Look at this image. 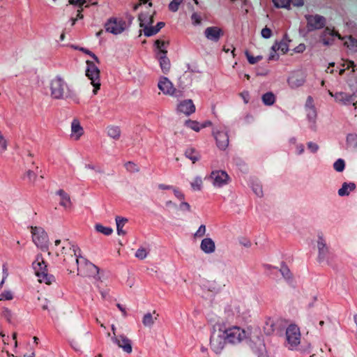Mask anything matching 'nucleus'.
I'll return each mask as SVG.
<instances>
[{
	"label": "nucleus",
	"instance_id": "obj_1",
	"mask_svg": "<svg viewBox=\"0 0 357 357\" xmlns=\"http://www.w3.org/2000/svg\"><path fill=\"white\" fill-rule=\"evenodd\" d=\"M69 259L63 257V261L67 264L70 262L74 264L77 269V275L83 277H93L100 279L98 276L99 268L81 256V250L75 245H70Z\"/></svg>",
	"mask_w": 357,
	"mask_h": 357
},
{
	"label": "nucleus",
	"instance_id": "obj_2",
	"mask_svg": "<svg viewBox=\"0 0 357 357\" xmlns=\"http://www.w3.org/2000/svg\"><path fill=\"white\" fill-rule=\"evenodd\" d=\"M317 248L318 261L319 263L326 262L327 264L332 265L335 259V255L330 250L328 246L326 244V241L321 234H318Z\"/></svg>",
	"mask_w": 357,
	"mask_h": 357
},
{
	"label": "nucleus",
	"instance_id": "obj_3",
	"mask_svg": "<svg viewBox=\"0 0 357 357\" xmlns=\"http://www.w3.org/2000/svg\"><path fill=\"white\" fill-rule=\"evenodd\" d=\"M33 268L40 282L51 284L55 281L54 275L47 273V265L42 257H38L33 263Z\"/></svg>",
	"mask_w": 357,
	"mask_h": 357
},
{
	"label": "nucleus",
	"instance_id": "obj_4",
	"mask_svg": "<svg viewBox=\"0 0 357 357\" xmlns=\"http://www.w3.org/2000/svg\"><path fill=\"white\" fill-rule=\"evenodd\" d=\"M222 331L227 342L229 344H239L248 337L247 332L238 326L230 327Z\"/></svg>",
	"mask_w": 357,
	"mask_h": 357
},
{
	"label": "nucleus",
	"instance_id": "obj_5",
	"mask_svg": "<svg viewBox=\"0 0 357 357\" xmlns=\"http://www.w3.org/2000/svg\"><path fill=\"white\" fill-rule=\"evenodd\" d=\"M86 75L93 86V93L96 95L100 87V70L93 61H86Z\"/></svg>",
	"mask_w": 357,
	"mask_h": 357
},
{
	"label": "nucleus",
	"instance_id": "obj_6",
	"mask_svg": "<svg viewBox=\"0 0 357 357\" xmlns=\"http://www.w3.org/2000/svg\"><path fill=\"white\" fill-rule=\"evenodd\" d=\"M286 340L289 349H294L301 342L300 328L295 324L289 325L286 329Z\"/></svg>",
	"mask_w": 357,
	"mask_h": 357
},
{
	"label": "nucleus",
	"instance_id": "obj_7",
	"mask_svg": "<svg viewBox=\"0 0 357 357\" xmlns=\"http://www.w3.org/2000/svg\"><path fill=\"white\" fill-rule=\"evenodd\" d=\"M32 241L40 249L47 248L48 236L45 230L40 227H31Z\"/></svg>",
	"mask_w": 357,
	"mask_h": 357
},
{
	"label": "nucleus",
	"instance_id": "obj_8",
	"mask_svg": "<svg viewBox=\"0 0 357 357\" xmlns=\"http://www.w3.org/2000/svg\"><path fill=\"white\" fill-rule=\"evenodd\" d=\"M227 340L223 333L222 329L220 328L218 332L214 331L210 338V347L211 349L215 354H220L225 348Z\"/></svg>",
	"mask_w": 357,
	"mask_h": 357
},
{
	"label": "nucleus",
	"instance_id": "obj_9",
	"mask_svg": "<svg viewBox=\"0 0 357 357\" xmlns=\"http://www.w3.org/2000/svg\"><path fill=\"white\" fill-rule=\"evenodd\" d=\"M50 89L52 98L61 99L64 98L65 90L67 89V85L60 76H56L52 80Z\"/></svg>",
	"mask_w": 357,
	"mask_h": 357
},
{
	"label": "nucleus",
	"instance_id": "obj_10",
	"mask_svg": "<svg viewBox=\"0 0 357 357\" xmlns=\"http://www.w3.org/2000/svg\"><path fill=\"white\" fill-rule=\"evenodd\" d=\"M158 86L165 95H169L174 97H179L181 96V91L175 89L172 82L167 77H161L158 84Z\"/></svg>",
	"mask_w": 357,
	"mask_h": 357
},
{
	"label": "nucleus",
	"instance_id": "obj_11",
	"mask_svg": "<svg viewBox=\"0 0 357 357\" xmlns=\"http://www.w3.org/2000/svg\"><path fill=\"white\" fill-rule=\"evenodd\" d=\"M105 28L106 31L117 35L126 29V22L123 20L111 18L105 23Z\"/></svg>",
	"mask_w": 357,
	"mask_h": 357
},
{
	"label": "nucleus",
	"instance_id": "obj_12",
	"mask_svg": "<svg viewBox=\"0 0 357 357\" xmlns=\"http://www.w3.org/2000/svg\"><path fill=\"white\" fill-rule=\"evenodd\" d=\"M208 178L212 181L213 185L217 188H221L227 185L229 181V175L226 172L222 170L213 171Z\"/></svg>",
	"mask_w": 357,
	"mask_h": 357
},
{
	"label": "nucleus",
	"instance_id": "obj_13",
	"mask_svg": "<svg viewBox=\"0 0 357 357\" xmlns=\"http://www.w3.org/2000/svg\"><path fill=\"white\" fill-rule=\"evenodd\" d=\"M307 28L309 31L321 29L326 25V18L319 15H306Z\"/></svg>",
	"mask_w": 357,
	"mask_h": 357
},
{
	"label": "nucleus",
	"instance_id": "obj_14",
	"mask_svg": "<svg viewBox=\"0 0 357 357\" xmlns=\"http://www.w3.org/2000/svg\"><path fill=\"white\" fill-rule=\"evenodd\" d=\"M112 342L127 354L132 351V341L125 335H114L112 337Z\"/></svg>",
	"mask_w": 357,
	"mask_h": 357
},
{
	"label": "nucleus",
	"instance_id": "obj_15",
	"mask_svg": "<svg viewBox=\"0 0 357 357\" xmlns=\"http://www.w3.org/2000/svg\"><path fill=\"white\" fill-rule=\"evenodd\" d=\"M204 36L207 40L218 43L220 38L223 36L224 31L223 30L218 26H208L204 30Z\"/></svg>",
	"mask_w": 357,
	"mask_h": 357
},
{
	"label": "nucleus",
	"instance_id": "obj_16",
	"mask_svg": "<svg viewBox=\"0 0 357 357\" xmlns=\"http://www.w3.org/2000/svg\"><path fill=\"white\" fill-rule=\"evenodd\" d=\"M250 347L257 357H267L266 346L262 339L257 337L255 340H252Z\"/></svg>",
	"mask_w": 357,
	"mask_h": 357
},
{
	"label": "nucleus",
	"instance_id": "obj_17",
	"mask_svg": "<svg viewBox=\"0 0 357 357\" xmlns=\"http://www.w3.org/2000/svg\"><path fill=\"white\" fill-rule=\"evenodd\" d=\"M356 97L355 93L349 94L344 92H337L334 95V98L337 102L344 105H348L352 103L355 107L357 103Z\"/></svg>",
	"mask_w": 357,
	"mask_h": 357
},
{
	"label": "nucleus",
	"instance_id": "obj_18",
	"mask_svg": "<svg viewBox=\"0 0 357 357\" xmlns=\"http://www.w3.org/2000/svg\"><path fill=\"white\" fill-rule=\"evenodd\" d=\"M213 135L218 147L221 150H225L229 145L227 132L224 130H214Z\"/></svg>",
	"mask_w": 357,
	"mask_h": 357
},
{
	"label": "nucleus",
	"instance_id": "obj_19",
	"mask_svg": "<svg viewBox=\"0 0 357 357\" xmlns=\"http://www.w3.org/2000/svg\"><path fill=\"white\" fill-rule=\"evenodd\" d=\"M305 82V77L302 72H296L288 78L287 82L292 89L301 86Z\"/></svg>",
	"mask_w": 357,
	"mask_h": 357
},
{
	"label": "nucleus",
	"instance_id": "obj_20",
	"mask_svg": "<svg viewBox=\"0 0 357 357\" xmlns=\"http://www.w3.org/2000/svg\"><path fill=\"white\" fill-rule=\"evenodd\" d=\"M177 111L189 116L195 112V106L192 100H185L178 105Z\"/></svg>",
	"mask_w": 357,
	"mask_h": 357
},
{
	"label": "nucleus",
	"instance_id": "obj_21",
	"mask_svg": "<svg viewBox=\"0 0 357 357\" xmlns=\"http://www.w3.org/2000/svg\"><path fill=\"white\" fill-rule=\"evenodd\" d=\"M336 36L341 38L340 35L334 30L326 27L321 36V39L324 45H331L333 42V37Z\"/></svg>",
	"mask_w": 357,
	"mask_h": 357
},
{
	"label": "nucleus",
	"instance_id": "obj_22",
	"mask_svg": "<svg viewBox=\"0 0 357 357\" xmlns=\"http://www.w3.org/2000/svg\"><path fill=\"white\" fill-rule=\"evenodd\" d=\"M83 134L84 129L81 126L79 121L77 119H73L71 123V137L75 140H78Z\"/></svg>",
	"mask_w": 357,
	"mask_h": 357
},
{
	"label": "nucleus",
	"instance_id": "obj_23",
	"mask_svg": "<svg viewBox=\"0 0 357 357\" xmlns=\"http://www.w3.org/2000/svg\"><path fill=\"white\" fill-rule=\"evenodd\" d=\"M279 328L278 321L273 318H267L264 326V331L267 335H271Z\"/></svg>",
	"mask_w": 357,
	"mask_h": 357
},
{
	"label": "nucleus",
	"instance_id": "obj_24",
	"mask_svg": "<svg viewBox=\"0 0 357 357\" xmlns=\"http://www.w3.org/2000/svg\"><path fill=\"white\" fill-rule=\"evenodd\" d=\"M200 248L206 254H211L215 251V245L211 238H205L201 242Z\"/></svg>",
	"mask_w": 357,
	"mask_h": 357
},
{
	"label": "nucleus",
	"instance_id": "obj_25",
	"mask_svg": "<svg viewBox=\"0 0 357 357\" xmlns=\"http://www.w3.org/2000/svg\"><path fill=\"white\" fill-rule=\"evenodd\" d=\"M162 55H157V59L159 61L160 66L161 68L162 71L166 74L167 73L171 67L170 61L167 56V52H162Z\"/></svg>",
	"mask_w": 357,
	"mask_h": 357
},
{
	"label": "nucleus",
	"instance_id": "obj_26",
	"mask_svg": "<svg viewBox=\"0 0 357 357\" xmlns=\"http://www.w3.org/2000/svg\"><path fill=\"white\" fill-rule=\"evenodd\" d=\"M158 314L154 310L153 313L147 312L142 318V324L145 327L151 328L153 326L155 321L158 319Z\"/></svg>",
	"mask_w": 357,
	"mask_h": 357
},
{
	"label": "nucleus",
	"instance_id": "obj_27",
	"mask_svg": "<svg viewBox=\"0 0 357 357\" xmlns=\"http://www.w3.org/2000/svg\"><path fill=\"white\" fill-rule=\"evenodd\" d=\"M56 195H58L61 199L59 204L61 206L65 208H69L71 206V201L70 196L68 193H66L63 190L60 189L56 192Z\"/></svg>",
	"mask_w": 357,
	"mask_h": 357
},
{
	"label": "nucleus",
	"instance_id": "obj_28",
	"mask_svg": "<svg viewBox=\"0 0 357 357\" xmlns=\"http://www.w3.org/2000/svg\"><path fill=\"white\" fill-rule=\"evenodd\" d=\"M355 188H356V184L354 183L344 182L342 184V187L338 190V195L340 197L347 196L349 195L350 192L354 190Z\"/></svg>",
	"mask_w": 357,
	"mask_h": 357
},
{
	"label": "nucleus",
	"instance_id": "obj_29",
	"mask_svg": "<svg viewBox=\"0 0 357 357\" xmlns=\"http://www.w3.org/2000/svg\"><path fill=\"white\" fill-rule=\"evenodd\" d=\"M185 155L190 159L192 163H195L197 161L199 160L201 158L199 151L193 147L188 148L185 151Z\"/></svg>",
	"mask_w": 357,
	"mask_h": 357
},
{
	"label": "nucleus",
	"instance_id": "obj_30",
	"mask_svg": "<svg viewBox=\"0 0 357 357\" xmlns=\"http://www.w3.org/2000/svg\"><path fill=\"white\" fill-rule=\"evenodd\" d=\"M344 40V45L351 52H357V39L351 36H345L342 38Z\"/></svg>",
	"mask_w": 357,
	"mask_h": 357
},
{
	"label": "nucleus",
	"instance_id": "obj_31",
	"mask_svg": "<svg viewBox=\"0 0 357 357\" xmlns=\"http://www.w3.org/2000/svg\"><path fill=\"white\" fill-rule=\"evenodd\" d=\"M139 20L140 22V26L143 28L144 26L151 25L153 22V16H149L146 13L139 14Z\"/></svg>",
	"mask_w": 357,
	"mask_h": 357
},
{
	"label": "nucleus",
	"instance_id": "obj_32",
	"mask_svg": "<svg viewBox=\"0 0 357 357\" xmlns=\"http://www.w3.org/2000/svg\"><path fill=\"white\" fill-rule=\"evenodd\" d=\"M116 230L119 235H125L126 231L123 230V227L128 222V219L120 216L116 217Z\"/></svg>",
	"mask_w": 357,
	"mask_h": 357
},
{
	"label": "nucleus",
	"instance_id": "obj_33",
	"mask_svg": "<svg viewBox=\"0 0 357 357\" xmlns=\"http://www.w3.org/2000/svg\"><path fill=\"white\" fill-rule=\"evenodd\" d=\"M275 96L273 92H266L261 97L263 103L268 106L273 105L275 102Z\"/></svg>",
	"mask_w": 357,
	"mask_h": 357
},
{
	"label": "nucleus",
	"instance_id": "obj_34",
	"mask_svg": "<svg viewBox=\"0 0 357 357\" xmlns=\"http://www.w3.org/2000/svg\"><path fill=\"white\" fill-rule=\"evenodd\" d=\"M107 135L114 139H119L121 136V130L118 126H109L107 128Z\"/></svg>",
	"mask_w": 357,
	"mask_h": 357
},
{
	"label": "nucleus",
	"instance_id": "obj_35",
	"mask_svg": "<svg viewBox=\"0 0 357 357\" xmlns=\"http://www.w3.org/2000/svg\"><path fill=\"white\" fill-rule=\"evenodd\" d=\"M167 45H168V42H165V41L161 40H156L155 41V46L158 50L156 56L162 55V52H167V50H166Z\"/></svg>",
	"mask_w": 357,
	"mask_h": 357
},
{
	"label": "nucleus",
	"instance_id": "obj_36",
	"mask_svg": "<svg viewBox=\"0 0 357 357\" xmlns=\"http://www.w3.org/2000/svg\"><path fill=\"white\" fill-rule=\"evenodd\" d=\"M280 272L283 278L287 281H291L292 280V274L288 266L284 263L282 264Z\"/></svg>",
	"mask_w": 357,
	"mask_h": 357
},
{
	"label": "nucleus",
	"instance_id": "obj_37",
	"mask_svg": "<svg viewBox=\"0 0 357 357\" xmlns=\"http://www.w3.org/2000/svg\"><path fill=\"white\" fill-rule=\"evenodd\" d=\"M306 111H307V117L309 121L312 123L311 128L314 129L315 120L317 118L316 109H315V107H311L310 109H306Z\"/></svg>",
	"mask_w": 357,
	"mask_h": 357
},
{
	"label": "nucleus",
	"instance_id": "obj_38",
	"mask_svg": "<svg viewBox=\"0 0 357 357\" xmlns=\"http://www.w3.org/2000/svg\"><path fill=\"white\" fill-rule=\"evenodd\" d=\"M95 229L98 232L102 233L106 236H109L113 232V229L111 227H105L101 224H96Z\"/></svg>",
	"mask_w": 357,
	"mask_h": 357
},
{
	"label": "nucleus",
	"instance_id": "obj_39",
	"mask_svg": "<svg viewBox=\"0 0 357 357\" xmlns=\"http://www.w3.org/2000/svg\"><path fill=\"white\" fill-rule=\"evenodd\" d=\"M185 125L196 132H199L202 129L200 123L196 121L187 120Z\"/></svg>",
	"mask_w": 357,
	"mask_h": 357
},
{
	"label": "nucleus",
	"instance_id": "obj_40",
	"mask_svg": "<svg viewBox=\"0 0 357 357\" xmlns=\"http://www.w3.org/2000/svg\"><path fill=\"white\" fill-rule=\"evenodd\" d=\"M192 188L194 190L199 191L202 188V179L199 176L195 178L194 181L190 183Z\"/></svg>",
	"mask_w": 357,
	"mask_h": 357
},
{
	"label": "nucleus",
	"instance_id": "obj_41",
	"mask_svg": "<svg viewBox=\"0 0 357 357\" xmlns=\"http://www.w3.org/2000/svg\"><path fill=\"white\" fill-rule=\"evenodd\" d=\"M144 34L146 37H150L158 33L155 28L153 26H144L143 28Z\"/></svg>",
	"mask_w": 357,
	"mask_h": 357
},
{
	"label": "nucleus",
	"instance_id": "obj_42",
	"mask_svg": "<svg viewBox=\"0 0 357 357\" xmlns=\"http://www.w3.org/2000/svg\"><path fill=\"white\" fill-rule=\"evenodd\" d=\"M345 167V162L343 159H337L333 164V168L338 172H342Z\"/></svg>",
	"mask_w": 357,
	"mask_h": 357
},
{
	"label": "nucleus",
	"instance_id": "obj_43",
	"mask_svg": "<svg viewBox=\"0 0 357 357\" xmlns=\"http://www.w3.org/2000/svg\"><path fill=\"white\" fill-rule=\"evenodd\" d=\"M273 1L277 8H289L291 0H273Z\"/></svg>",
	"mask_w": 357,
	"mask_h": 357
},
{
	"label": "nucleus",
	"instance_id": "obj_44",
	"mask_svg": "<svg viewBox=\"0 0 357 357\" xmlns=\"http://www.w3.org/2000/svg\"><path fill=\"white\" fill-rule=\"evenodd\" d=\"M148 252L144 248H139L135 252V257L139 259H144L146 257Z\"/></svg>",
	"mask_w": 357,
	"mask_h": 357
},
{
	"label": "nucleus",
	"instance_id": "obj_45",
	"mask_svg": "<svg viewBox=\"0 0 357 357\" xmlns=\"http://www.w3.org/2000/svg\"><path fill=\"white\" fill-rule=\"evenodd\" d=\"M125 167H126V169L130 172H137L139 170L138 167L137 166V165L135 163H134L133 162H130V161L126 162L125 164Z\"/></svg>",
	"mask_w": 357,
	"mask_h": 357
},
{
	"label": "nucleus",
	"instance_id": "obj_46",
	"mask_svg": "<svg viewBox=\"0 0 357 357\" xmlns=\"http://www.w3.org/2000/svg\"><path fill=\"white\" fill-rule=\"evenodd\" d=\"M13 298V295L10 291H4L0 294V301H10Z\"/></svg>",
	"mask_w": 357,
	"mask_h": 357
},
{
	"label": "nucleus",
	"instance_id": "obj_47",
	"mask_svg": "<svg viewBox=\"0 0 357 357\" xmlns=\"http://www.w3.org/2000/svg\"><path fill=\"white\" fill-rule=\"evenodd\" d=\"M79 50L84 52L85 54L89 55L91 58H93L95 61L98 63H100V60L97 57V56L93 53L91 51L86 49V48H84V47H80L79 48Z\"/></svg>",
	"mask_w": 357,
	"mask_h": 357
},
{
	"label": "nucleus",
	"instance_id": "obj_48",
	"mask_svg": "<svg viewBox=\"0 0 357 357\" xmlns=\"http://www.w3.org/2000/svg\"><path fill=\"white\" fill-rule=\"evenodd\" d=\"M252 190L258 196V197H262L263 195V190L262 187L259 184H253L252 185Z\"/></svg>",
	"mask_w": 357,
	"mask_h": 357
},
{
	"label": "nucleus",
	"instance_id": "obj_49",
	"mask_svg": "<svg viewBox=\"0 0 357 357\" xmlns=\"http://www.w3.org/2000/svg\"><path fill=\"white\" fill-rule=\"evenodd\" d=\"M2 315L8 322H11L13 314L9 309L4 308L2 311Z\"/></svg>",
	"mask_w": 357,
	"mask_h": 357
},
{
	"label": "nucleus",
	"instance_id": "obj_50",
	"mask_svg": "<svg viewBox=\"0 0 357 357\" xmlns=\"http://www.w3.org/2000/svg\"><path fill=\"white\" fill-rule=\"evenodd\" d=\"M7 149V142L0 132V153L4 152Z\"/></svg>",
	"mask_w": 357,
	"mask_h": 357
},
{
	"label": "nucleus",
	"instance_id": "obj_51",
	"mask_svg": "<svg viewBox=\"0 0 357 357\" xmlns=\"http://www.w3.org/2000/svg\"><path fill=\"white\" fill-rule=\"evenodd\" d=\"M261 36L266 39L270 38L272 36V31L268 27H265L261 30Z\"/></svg>",
	"mask_w": 357,
	"mask_h": 357
},
{
	"label": "nucleus",
	"instance_id": "obj_52",
	"mask_svg": "<svg viewBox=\"0 0 357 357\" xmlns=\"http://www.w3.org/2000/svg\"><path fill=\"white\" fill-rule=\"evenodd\" d=\"M191 20L192 21V24L194 25H199L201 24L202 18L199 15L196 13H194L191 16Z\"/></svg>",
	"mask_w": 357,
	"mask_h": 357
},
{
	"label": "nucleus",
	"instance_id": "obj_53",
	"mask_svg": "<svg viewBox=\"0 0 357 357\" xmlns=\"http://www.w3.org/2000/svg\"><path fill=\"white\" fill-rule=\"evenodd\" d=\"M307 149L312 152V153H316L319 150V146L317 144L314 143L312 142H310L307 144Z\"/></svg>",
	"mask_w": 357,
	"mask_h": 357
},
{
	"label": "nucleus",
	"instance_id": "obj_54",
	"mask_svg": "<svg viewBox=\"0 0 357 357\" xmlns=\"http://www.w3.org/2000/svg\"><path fill=\"white\" fill-rule=\"evenodd\" d=\"M206 233V226L204 225H201L196 233L195 234V236L196 237H202Z\"/></svg>",
	"mask_w": 357,
	"mask_h": 357
},
{
	"label": "nucleus",
	"instance_id": "obj_55",
	"mask_svg": "<svg viewBox=\"0 0 357 357\" xmlns=\"http://www.w3.org/2000/svg\"><path fill=\"white\" fill-rule=\"evenodd\" d=\"M347 141L349 144L357 145V136L355 135L349 134L347 137Z\"/></svg>",
	"mask_w": 357,
	"mask_h": 357
},
{
	"label": "nucleus",
	"instance_id": "obj_56",
	"mask_svg": "<svg viewBox=\"0 0 357 357\" xmlns=\"http://www.w3.org/2000/svg\"><path fill=\"white\" fill-rule=\"evenodd\" d=\"M26 176L28 177L30 181L34 182L36 178V173L32 170H28L26 172Z\"/></svg>",
	"mask_w": 357,
	"mask_h": 357
},
{
	"label": "nucleus",
	"instance_id": "obj_57",
	"mask_svg": "<svg viewBox=\"0 0 357 357\" xmlns=\"http://www.w3.org/2000/svg\"><path fill=\"white\" fill-rule=\"evenodd\" d=\"M85 167L86 169L95 170L96 172L100 173V174L103 173V171L100 167H96L95 165H93L92 164H86Z\"/></svg>",
	"mask_w": 357,
	"mask_h": 357
},
{
	"label": "nucleus",
	"instance_id": "obj_58",
	"mask_svg": "<svg viewBox=\"0 0 357 357\" xmlns=\"http://www.w3.org/2000/svg\"><path fill=\"white\" fill-rule=\"evenodd\" d=\"M180 3H176V1H172L169 4V9L172 11V12H176L178 10V6H179Z\"/></svg>",
	"mask_w": 357,
	"mask_h": 357
},
{
	"label": "nucleus",
	"instance_id": "obj_59",
	"mask_svg": "<svg viewBox=\"0 0 357 357\" xmlns=\"http://www.w3.org/2000/svg\"><path fill=\"white\" fill-rule=\"evenodd\" d=\"M179 208L181 211H190V206L188 202H182L180 204Z\"/></svg>",
	"mask_w": 357,
	"mask_h": 357
},
{
	"label": "nucleus",
	"instance_id": "obj_60",
	"mask_svg": "<svg viewBox=\"0 0 357 357\" xmlns=\"http://www.w3.org/2000/svg\"><path fill=\"white\" fill-rule=\"evenodd\" d=\"M311 107H314L313 105V98L312 96H308L305 102V108L306 109H310Z\"/></svg>",
	"mask_w": 357,
	"mask_h": 357
},
{
	"label": "nucleus",
	"instance_id": "obj_61",
	"mask_svg": "<svg viewBox=\"0 0 357 357\" xmlns=\"http://www.w3.org/2000/svg\"><path fill=\"white\" fill-rule=\"evenodd\" d=\"M245 56L248 59V62L250 64H255V63H257V61L256 60V57L250 55L248 51L245 52Z\"/></svg>",
	"mask_w": 357,
	"mask_h": 357
},
{
	"label": "nucleus",
	"instance_id": "obj_62",
	"mask_svg": "<svg viewBox=\"0 0 357 357\" xmlns=\"http://www.w3.org/2000/svg\"><path fill=\"white\" fill-rule=\"evenodd\" d=\"M172 190L174 191V194L176 196V197H177L180 200L184 199L185 196L180 190H177L174 188H173Z\"/></svg>",
	"mask_w": 357,
	"mask_h": 357
},
{
	"label": "nucleus",
	"instance_id": "obj_63",
	"mask_svg": "<svg viewBox=\"0 0 357 357\" xmlns=\"http://www.w3.org/2000/svg\"><path fill=\"white\" fill-rule=\"evenodd\" d=\"M278 46H280V50L283 52L285 53L288 51V45L286 43L284 42H280L278 43Z\"/></svg>",
	"mask_w": 357,
	"mask_h": 357
},
{
	"label": "nucleus",
	"instance_id": "obj_64",
	"mask_svg": "<svg viewBox=\"0 0 357 357\" xmlns=\"http://www.w3.org/2000/svg\"><path fill=\"white\" fill-rule=\"evenodd\" d=\"M86 2V0H70L69 3L73 5H77L79 6L83 5Z\"/></svg>",
	"mask_w": 357,
	"mask_h": 357
}]
</instances>
